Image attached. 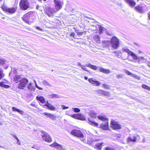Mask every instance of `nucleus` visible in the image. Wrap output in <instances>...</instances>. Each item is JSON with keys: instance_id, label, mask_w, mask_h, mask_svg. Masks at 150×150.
Here are the masks:
<instances>
[{"instance_id": "1", "label": "nucleus", "mask_w": 150, "mask_h": 150, "mask_svg": "<svg viewBox=\"0 0 150 150\" xmlns=\"http://www.w3.org/2000/svg\"><path fill=\"white\" fill-rule=\"evenodd\" d=\"M19 6L21 10L25 11L29 7V3L27 0H21L19 3Z\"/></svg>"}, {"instance_id": "2", "label": "nucleus", "mask_w": 150, "mask_h": 150, "mask_svg": "<svg viewBox=\"0 0 150 150\" xmlns=\"http://www.w3.org/2000/svg\"><path fill=\"white\" fill-rule=\"evenodd\" d=\"M122 50L124 52L127 53L128 56H131L132 58L135 60H138L139 59V57H137L134 53L130 50L127 47H123Z\"/></svg>"}, {"instance_id": "3", "label": "nucleus", "mask_w": 150, "mask_h": 150, "mask_svg": "<svg viewBox=\"0 0 150 150\" xmlns=\"http://www.w3.org/2000/svg\"><path fill=\"white\" fill-rule=\"evenodd\" d=\"M1 8L4 11L7 12L10 14L15 13L17 9V7L9 8L4 5L1 6Z\"/></svg>"}, {"instance_id": "4", "label": "nucleus", "mask_w": 150, "mask_h": 150, "mask_svg": "<svg viewBox=\"0 0 150 150\" xmlns=\"http://www.w3.org/2000/svg\"><path fill=\"white\" fill-rule=\"evenodd\" d=\"M111 43L112 47L115 49L117 48L119 46V40L116 37H114L112 38Z\"/></svg>"}, {"instance_id": "5", "label": "nucleus", "mask_w": 150, "mask_h": 150, "mask_svg": "<svg viewBox=\"0 0 150 150\" xmlns=\"http://www.w3.org/2000/svg\"><path fill=\"white\" fill-rule=\"evenodd\" d=\"M20 82L18 86V88L19 89H22L26 86L28 82V80L25 78H23L21 79Z\"/></svg>"}, {"instance_id": "6", "label": "nucleus", "mask_w": 150, "mask_h": 150, "mask_svg": "<svg viewBox=\"0 0 150 150\" xmlns=\"http://www.w3.org/2000/svg\"><path fill=\"white\" fill-rule=\"evenodd\" d=\"M22 19L25 22L29 23L32 21V16L30 12H28L22 17Z\"/></svg>"}, {"instance_id": "7", "label": "nucleus", "mask_w": 150, "mask_h": 150, "mask_svg": "<svg viewBox=\"0 0 150 150\" xmlns=\"http://www.w3.org/2000/svg\"><path fill=\"white\" fill-rule=\"evenodd\" d=\"M55 9L57 11L61 9L63 5V0H54Z\"/></svg>"}, {"instance_id": "8", "label": "nucleus", "mask_w": 150, "mask_h": 150, "mask_svg": "<svg viewBox=\"0 0 150 150\" xmlns=\"http://www.w3.org/2000/svg\"><path fill=\"white\" fill-rule=\"evenodd\" d=\"M41 132V135L44 140L48 142H51L52 141L50 137L47 133L43 131H42Z\"/></svg>"}, {"instance_id": "9", "label": "nucleus", "mask_w": 150, "mask_h": 150, "mask_svg": "<svg viewBox=\"0 0 150 150\" xmlns=\"http://www.w3.org/2000/svg\"><path fill=\"white\" fill-rule=\"evenodd\" d=\"M45 13L49 17L53 15L54 13L56 12L53 9L49 7H43Z\"/></svg>"}, {"instance_id": "10", "label": "nucleus", "mask_w": 150, "mask_h": 150, "mask_svg": "<svg viewBox=\"0 0 150 150\" xmlns=\"http://www.w3.org/2000/svg\"><path fill=\"white\" fill-rule=\"evenodd\" d=\"M111 127L114 129H120L121 128V126L119 123L115 120H113L111 121Z\"/></svg>"}, {"instance_id": "11", "label": "nucleus", "mask_w": 150, "mask_h": 150, "mask_svg": "<svg viewBox=\"0 0 150 150\" xmlns=\"http://www.w3.org/2000/svg\"><path fill=\"white\" fill-rule=\"evenodd\" d=\"M140 139V136L137 134H134L132 138L131 137H129L127 138L128 142L130 141L136 142L137 141Z\"/></svg>"}, {"instance_id": "12", "label": "nucleus", "mask_w": 150, "mask_h": 150, "mask_svg": "<svg viewBox=\"0 0 150 150\" xmlns=\"http://www.w3.org/2000/svg\"><path fill=\"white\" fill-rule=\"evenodd\" d=\"M93 27H95V28H91L92 30L94 31L96 30H98V29L99 32L100 34L102 33L103 32L104 30L105 29L104 28L99 25H93Z\"/></svg>"}, {"instance_id": "13", "label": "nucleus", "mask_w": 150, "mask_h": 150, "mask_svg": "<svg viewBox=\"0 0 150 150\" xmlns=\"http://www.w3.org/2000/svg\"><path fill=\"white\" fill-rule=\"evenodd\" d=\"M50 146L52 147H56L58 150H66L64 148L62 147L61 145L59 144L56 142H54L52 144H51Z\"/></svg>"}, {"instance_id": "14", "label": "nucleus", "mask_w": 150, "mask_h": 150, "mask_svg": "<svg viewBox=\"0 0 150 150\" xmlns=\"http://www.w3.org/2000/svg\"><path fill=\"white\" fill-rule=\"evenodd\" d=\"M71 134L75 136L78 137H81L82 136V133L80 130L74 129L71 132Z\"/></svg>"}, {"instance_id": "15", "label": "nucleus", "mask_w": 150, "mask_h": 150, "mask_svg": "<svg viewBox=\"0 0 150 150\" xmlns=\"http://www.w3.org/2000/svg\"><path fill=\"white\" fill-rule=\"evenodd\" d=\"M134 8L136 11L140 13H143L144 12L143 7L141 5H138Z\"/></svg>"}, {"instance_id": "16", "label": "nucleus", "mask_w": 150, "mask_h": 150, "mask_svg": "<svg viewBox=\"0 0 150 150\" xmlns=\"http://www.w3.org/2000/svg\"><path fill=\"white\" fill-rule=\"evenodd\" d=\"M88 81L89 83L95 86H99L100 84V83L99 81L93 80L92 78L89 79Z\"/></svg>"}, {"instance_id": "17", "label": "nucleus", "mask_w": 150, "mask_h": 150, "mask_svg": "<svg viewBox=\"0 0 150 150\" xmlns=\"http://www.w3.org/2000/svg\"><path fill=\"white\" fill-rule=\"evenodd\" d=\"M43 115L47 116V117H49L52 120H55L56 117L53 115L46 112H44Z\"/></svg>"}, {"instance_id": "18", "label": "nucleus", "mask_w": 150, "mask_h": 150, "mask_svg": "<svg viewBox=\"0 0 150 150\" xmlns=\"http://www.w3.org/2000/svg\"><path fill=\"white\" fill-rule=\"evenodd\" d=\"M100 140L95 138L89 137L87 139V143L89 144H91L93 142H96L99 141Z\"/></svg>"}, {"instance_id": "19", "label": "nucleus", "mask_w": 150, "mask_h": 150, "mask_svg": "<svg viewBox=\"0 0 150 150\" xmlns=\"http://www.w3.org/2000/svg\"><path fill=\"white\" fill-rule=\"evenodd\" d=\"M108 121L105 122V123H102L101 124L100 127L103 129L106 130L108 128Z\"/></svg>"}, {"instance_id": "20", "label": "nucleus", "mask_w": 150, "mask_h": 150, "mask_svg": "<svg viewBox=\"0 0 150 150\" xmlns=\"http://www.w3.org/2000/svg\"><path fill=\"white\" fill-rule=\"evenodd\" d=\"M45 105L47 106L49 109L52 110L54 111L55 110V108L54 106L51 103H49L48 101H47V103L45 104Z\"/></svg>"}, {"instance_id": "21", "label": "nucleus", "mask_w": 150, "mask_h": 150, "mask_svg": "<svg viewBox=\"0 0 150 150\" xmlns=\"http://www.w3.org/2000/svg\"><path fill=\"white\" fill-rule=\"evenodd\" d=\"M124 72H125L126 74H127L128 75H130L132 77H134L136 78L137 79H139V77L136 75L134 74H132V73L129 72V71L127 70V69H124L123 70Z\"/></svg>"}, {"instance_id": "22", "label": "nucleus", "mask_w": 150, "mask_h": 150, "mask_svg": "<svg viewBox=\"0 0 150 150\" xmlns=\"http://www.w3.org/2000/svg\"><path fill=\"white\" fill-rule=\"evenodd\" d=\"M99 71L105 74H109L110 73V71L108 69H104L102 67H100L99 68Z\"/></svg>"}, {"instance_id": "23", "label": "nucleus", "mask_w": 150, "mask_h": 150, "mask_svg": "<svg viewBox=\"0 0 150 150\" xmlns=\"http://www.w3.org/2000/svg\"><path fill=\"white\" fill-rule=\"evenodd\" d=\"M103 144V143H100L96 144L94 146L95 149H97L98 150H101L102 149V146Z\"/></svg>"}, {"instance_id": "24", "label": "nucleus", "mask_w": 150, "mask_h": 150, "mask_svg": "<svg viewBox=\"0 0 150 150\" xmlns=\"http://www.w3.org/2000/svg\"><path fill=\"white\" fill-rule=\"evenodd\" d=\"M125 1L132 7H134L136 4L135 2L133 0H126Z\"/></svg>"}, {"instance_id": "25", "label": "nucleus", "mask_w": 150, "mask_h": 150, "mask_svg": "<svg viewBox=\"0 0 150 150\" xmlns=\"http://www.w3.org/2000/svg\"><path fill=\"white\" fill-rule=\"evenodd\" d=\"M21 79V76L20 75H16L14 76L13 78V81L17 83L20 82Z\"/></svg>"}, {"instance_id": "26", "label": "nucleus", "mask_w": 150, "mask_h": 150, "mask_svg": "<svg viewBox=\"0 0 150 150\" xmlns=\"http://www.w3.org/2000/svg\"><path fill=\"white\" fill-rule=\"evenodd\" d=\"M36 99L40 102L42 103H45L44 98L42 96H38L36 97Z\"/></svg>"}, {"instance_id": "27", "label": "nucleus", "mask_w": 150, "mask_h": 150, "mask_svg": "<svg viewBox=\"0 0 150 150\" xmlns=\"http://www.w3.org/2000/svg\"><path fill=\"white\" fill-rule=\"evenodd\" d=\"M93 39L97 43H100V39L99 36L98 35H95L93 36Z\"/></svg>"}, {"instance_id": "28", "label": "nucleus", "mask_w": 150, "mask_h": 150, "mask_svg": "<svg viewBox=\"0 0 150 150\" xmlns=\"http://www.w3.org/2000/svg\"><path fill=\"white\" fill-rule=\"evenodd\" d=\"M88 123L90 125L97 126L98 125V123H96L94 121L92 120V118H88Z\"/></svg>"}, {"instance_id": "29", "label": "nucleus", "mask_w": 150, "mask_h": 150, "mask_svg": "<svg viewBox=\"0 0 150 150\" xmlns=\"http://www.w3.org/2000/svg\"><path fill=\"white\" fill-rule=\"evenodd\" d=\"M12 110L13 111H17L21 115H23L24 114V112L23 111L20 110L15 107H13L12 108Z\"/></svg>"}, {"instance_id": "30", "label": "nucleus", "mask_w": 150, "mask_h": 150, "mask_svg": "<svg viewBox=\"0 0 150 150\" xmlns=\"http://www.w3.org/2000/svg\"><path fill=\"white\" fill-rule=\"evenodd\" d=\"M98 119L104 121L105 122L108 121V119L104 116L99 115L98 117Z\"/></svg>"}, {"instance_id": "31", "label": "nucleus", "mask_w": 150, "mask_h": 150, "mask_svg": "<svg viewBox=\"0 0 150 150\" xmlns=\"http://www.w3.org/2000/svg\"><path fill=\"white\" fill-rule=\"evenodd\" d=\"M48 97L50 98H60V96L56 94H52L48 95Z\"/></svg>"}, {"instance_id": "32", "label": "nucleus", "mask_w": 150, "mask_h": 150, "mask_svg": "<svg viewBox=\"0 0 150 150\" xmlns=\"http://www.w3.org/2000/svg\"><path fill=\"white\" fill-rule=\"evenodd\" d=\"M77 119L82 120H86V119L83 115L79 114H78Z\"/></svg>"}, {"instance_id": "33", "label": "nucleus", "mask_w": 150, "mask_h": 150, "mask_svg": "<svg viewBox=\"0 0 150 150\" xmlns=\"http://www.w3.org/2000/svg\"><path fill=\"white\" fill-rule=\"evenodd\" d=\"M42 84L45 86H47L50 87L52 86V85L47 80H44L42 82Z\"/></svg>"}, {"instance_id": "34", "label": "nucleus", "mask_w": 150, "mask_h": 150, "mask_svg": "<svg viewBox=\"0 0 150 150\" xmlns=\"http://www.w3.org/2000/svg\"><path fill=\"white\" fill-rule=\"evenodd\" d=\"M8 61L4 59L1 58H0V64H6V63H8Z\"/></svg>"}, {"instance_id": "35", "label": "nucleus", "mask_w": 150, "mask_h": 150, "mask_svg": "<svg viewBox=\"0 0 150 150\" xmlns=\"http://www.w3.org/2000/svg\"><path fill=\"white\" fill-rule=\"evenodd\" d=\"M27 88L30 91H32L35 90L34 87L33 86L32 83L30 82L29 83Z\"/></svg>"}, {"instance_id": "36", "label": "nucleus", "mask_w": 150, "mask_h": 150, "mask_svg": "<svg viewBox=\"0 0 150 150\" xmlns=\"http://www.w3.org/2000/svg\"><path fill=\"white\" fill-rule=\"evenodd\" d=\"M4 82H1L0 83V87L8 88L9 87L8 85L5 84Z\"/></svg>"}, {"instance_id": "37", "label": "nucleus", "mask_w": 150, "mask_h": 150, "mask_svg": "<svg viewBox=\"0 0 150 150\" xmlns=\"http://www.w3.org/2000/svg\"><path fill=\"white\" fill-rule=\"evenodd\" d=\"M146 59L145 58H144L142 57H139L138 61L140 62H146Z\"/></svg>"}, {"instance_id": "38", "label": "nucleus", "mask_w": 150, "mask_h": 150, "mask_svg": "<svg viewBox=\"0 0 150 150\" xmlns=\"http://www.w3.org/2000/svg\"><path fill=\"white\" fill-rule=\"evenodd\" d=\"M3 70L0 67V79H2L4 76V74L3 73Z\"/></svg>"}, {"instance_id": "39", "label": "nucleus", "mask_w": 150, "mask_h": 150, "mask_svg": "<svg viewBox=\"0 0 150 150\" xmlns=\"http://www.w3.org/2000/svg\"><path fill=\"white\" fill-rule=\"evenodd\" d=\"M90 116L92 117V118H96V112L93 111H92L90 113Z\"/></svg>"}, {"instance_id": "40", "label": "nucleus", "mask_w": 150, "mask_h": 150, "mask_svg": "<svg viewBox=\"0 0 150 150\" xmlns=\"http://www.w3.org/2000/svg\"><path fill=\"white\" fill-rule=\"evenodd\" d=\"M142 87L143 88L145 89L150 91V87L146 85L143 84L142 85Z\"/></svg>"}, {"instance_id": "41", "label": "nucleus", "mask_w": 150, "mask_h": 150, "mask_svg": "<svg viewBox=\"0 0 150 150\" xmlns=\"http://www.w3.org/2000/svg\"><path fill=\"white\" fill-rule=\"evenodd\" d=\"M110 95V93L108 91H104L103 96H109Z\"/></svg>"}, {"instance_id": "42", "label": "nucleus", "mask_w": 150, "mask_h": 150, "mask_svg": "<svg viewBox=\"0 0 150 150\" xmlns=\"http://www.w3.org/2000/svg\"><path fill=\"white\" fill-rule=\"evenodd\" d=\"M81 137H79L80 138L81 140L84 143H86V140L85 138L84 137L83 134L82 133V136H81Z\"/></svg>"}, {"instance_id": "43", "label": "nucleus", "mask_w": 150, "mask_h": 150, "mask_svg": "<svg viewBox=\"0 0 150 150\" xmlns=\"http://www.w3.org/2000/svg\"><path fill=\"white\" fill-rule=\"evenodd\" d=\"M96 91L101 95H103L104 91L102 90L98 89L96 90Z\"/></svg>"}, {"instance_id": "44", "label": "nucleus", "mask_w": 150, "mask_h": 150, "mask_svg": "<svg viewBox=\"0 0 150 150\" xmlns=\"http://www.w3.org/2000/svg\"><path fill=\"white\" fill-rule=\"evenodd\" d=\"M72 109H73L74 111L75 112H79L80 111V109L79 108H72Z\"/></svg>"}, {"instance_id": "45", "label": "nucleus", "mask_w": 150, "mask_h": 150, "mask_svg": "<svg viewBox=\"0 0 150 150\" xmlns=\"http://www.w3.org/2000/svg\"><path fill=\"white\" fill-rule=\"evenodd\" d=\"M90 68H91L92 69H93L95 70H96L97 69V67L94 65H92L91 64V65H90Z\"/></svg>"}, {"instance_id": "46", "label": "nucleus", "mask_w": 150, "mask_h": 150, "mask_svg": "<svg viewBox=\"0 0 150 150\" xmlns=\"http://www.w3.org/2000/svg\"><path fill=\"white\" fill-rule=\"evenodd\" d=\"M123 76H124L123 74H117L116 76V77L118 79H120L121 78H123Z\"/></svg>"}, {"instance_id": "47", "label": "nucleus", "mask_w": 150, "mask_h": 150, "mask_svg": "<svg viewBox=\"0 0 150 150\" xmlns=\"http://www.w3.org/2000/svg\"><path fill=\"white\" fill-rule=\"evenodd\" d=\"M105 150H115V149L111 147L108 146L105 148Z\"/></svg>"}, {"instance_id": "48", "label": "nucleus", "mask_w": 150, "mask_h": 150, "mask_svg": "<svg viewBox=\"0 0 150 150\" xmlns=\"http://www.w3.org/2000/svg\"><path fill=\"white\" fill-rule=\"evenodd\" d=\"M36 8L37 9L40 11L41 12L42 11V7L41 6L37 5L36 7Z\"/></svg>"}, {"instance_id": "49", "label": "nucleus", "mask_w": 150, "mask_h": 150, "mask_svg": "<svg viewBox=\"0 0 150 150\" xmlns=\"http://www.w3.org/2000/svg\"><path fill=\"white\" fill-rule=\"evenodd\" d=\"M103 87L107 89H109L110 88L109 86L108 85L106 84H103Z\"/></svg>"}, {"instance_id": "50", "label": "nucleus", "mask_w": 150, "mask_h": 150, "mask_svg": "<svg viewBox=\"0 0 150 150\" xmlns=\"http://www.w3.org/2000/svg\"><path fill=\"white\" fill-rule=\"evenodd\" d=\"M70 116L74 118L77 119L78 114H75L74 115H70Z\"/></svg>"}, {"instance_id": "51", "label": "nucleus", "mask_w": 150, "mask_h": 150, "mask_svg": "<svg viewBox=\"0 0 150 150\" xmlns=\"http://www.w3.org/2000/svg\"><path fill=\"white\" fill-rule=\"evenodd\" d=\"M81 68L83 70L85 71H88V70H87V69L85 67V66L83 65V66H82Z\"/></svg>"}, {"instance_id": "52", "label": "nucleus", "mask_w": 150, "mask_h": 150, "mask_svg": "<svg viewBox=\"0 0 150 150\" xmlns=\"http://www.w3.org/2000/svg\"><path fill=\"white\" fill-rule=\"evenodd\" d=\"M35 84V87L36 88H37L38 89H39L40 90H42L43 89V88H42L40 87L39 86H38L37 84V83Z\"/></svg>"}, {"instance_id": "53", "label": "nucleus", "mask_w": 150, "mask_h": 150, "mask_svg": "<svg viewBox=\"0 0 150 150\" xmlns=\"http://www.w3.org/2000/svg\"><path fill=\"white\" fill-rule=\"evenodd\" d=\"M114 53L117 55H119L120 54H121V52L120 51H115L114 52Z\"/></svg>"}, {"instance_id": "54", "label": "nucleus", "mask_w": 150, "mask_h": 150, "mask_svg": "<svg viewBox=\"0 0 150 150\" xmlns=\"http://www.w3.org/2000/svg\"><path fill=\"white\" fill-rule=\"evenodd\" d=\"M62 109H68L69 108V107H66V106H64V105H62Z\"/></svg>"}, {"instance_id": "55", "label": "nucleus", "mask_w": 150, "mask_h": 150, "mask_svg": "<svg viewBox=\"0 0 150 150\" xmlns=\"http://www.w3.org/2000/svg\"><path fill=\"white\" fill-rule=\"evenodd\" d=\"M36 28L38 30H42V29L39 27L37 26L36 27Z\"/></svg>"}, {"instance_id": "56", "label": "nucleus", "mask_w": 150, "mask_h": 150, "mask_svg": "<svg viewBox=\"0 0 150 150\" xmlns=\"http://www.w3.org/2000/svg\"><path fill=\"white\" fill-rule=\"evenodd\" d=\"M17 140V144L18 145H20L21 143L20 142V141L19 139H18Z\"/></svg>"}, {"instance_id": "57", "label": "nucleus", "mask_w": 150, "mask_h": 150, "mask_svg": "<svg viewBox=\"0 0 150 150\" xmlns=\"http://www.w3.org/2000/svg\"><path fill=\"white\" fill-rule=\"evenodd\" d=\"M91 65V64L90 63L88 64H86L85 65V67H90V65Z\"/></svg>"}, {"instance_id": "58", "label": "nucleus", "mask_w": 150, "mask_h": 150, "mask_svg": "<svg viewBox=\"0 0 150 150\" xmlns=\"http://www.w3.org/2000/svg\"><path fill=\"white\" fill-rule=\"evenodd\" d=\"M148 18L149 20H150V12H149L148 13Z\"/></svg>"}, {"instance_id": "59", "label": "nucleus", "mask_w": 150, "mask_h": 150, "mask_svg": "<svg viewBox=\"0 0 150 150\" xmlns=\"http://www.w3.org/2000/svg\"><path fill=\"white\" fill-rule=\"evenodd\" d=\"M147 64L150 67V59L148 61Z\"/></svg>"}, {"instance_id": "60", "label": "nucleus", "mask_w": 150, "mask_h": 150, "mask_svg": "<svg viewBox=\"0 0 150 150\" xmlns=\"http://www.w3.org/2000/svg\"><path fill=\"white\" fill-rule=\"evenodd\" d=\"M11 135L15 138H16L17 136L15 134H11Z\"/></svg>"}, {"instance_id": "61", "label": "nucleus", "mask_w": 150, "mask_h": 150, "mask_svg": "<svg viewBox=\"0 0 150 150\" xmlns=\"http://www.w3.org/2000/svg\"><path fill=\"white\" fill-rule=\"evenodd\" d=\"M97 25V24H96L95 25ZM95 25L94 24V25H91V26H90L91 28V29L92 30V29H91V28H95V27H93V25Z\"/></svg>"}, {"instance_id": "62", "label": "nucleus", "mask_w": 150, "mask_h": 150, "mask_svg": "<svg viewBox=\"0 0 150 150\" xmlns=\"http://www.w3.org/2000/svg\"><path fill=\"white\" fill-rule=\"evenodd\" d=\"M78 65L80 66L81 67H82V66H83V65H82L81 64L80 62H78Z\"/></svg>"}, {"instance_id": "63", "label": "nucleus", "mask_w": 150, "mask_h": 150, "mask_svg": "<svg viewBox=\"0 0 150 150\" xmlns=\"http://www.w3.org/2000/svg\"><path fill=\"white\" fill-rule=\"evenodd\" d=\"M69 111H67V112H66V115H69L70 116L71 115L69 114Z\"/></svg>"}, {"instance_id": "64", "label": "nucleus", "mask_w": 150, "mask_h": 150, "mask_svg": "<svg viewBox=\"0 0 150 150\" xmlns=\"http://www.w3.org/2000/svg\"><path fill=\"white\" fill-rule=\"evenodd\" d=\"M84 78L85 80H87L88 79V78L86 76H84Z\"/></svg>"}]
</instances>
